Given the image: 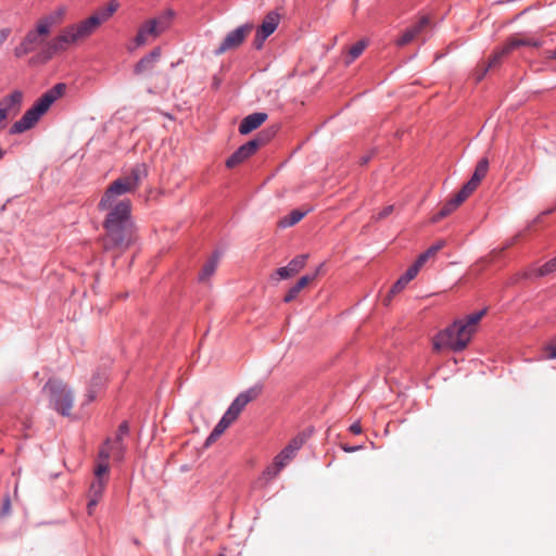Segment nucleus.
Returning <instances> with one entry per match:
<instances>
[{
    "mask_svg": "<svg viewBox=\"0 0 556 556\" xmlns=\"http://www.w3.org/2000/svg\"><path fill=\"white\" fill-rule=\"evenodd\" d=\"M147 175L144 164L136 165L128 175L114 180L100 200L99 208L110 210L104 220L105 235L102 238L105 251H124L134 242L135 230L130 220V201L118 198L134 192Z\"/></svg>",
    "mask_w": 556,
    "mask_h": 556,
    "instance_id": "obj_1",
    "label": "nucleus"
},
{
    "mask_svg": "<svg viewBox=\"0 0 556 556\" xmlns=\"http://www.w3.org/2000/svg\"><path fill=\"white\" fill-rule=\"evenodd\" d=\"M100 25L98 17L91 15L76 24L66 26L58 36L49 40L48 53L53 55L66 51L70 47L89 38Z\"/></svg>",
    "mask_w": 556,
    "mask_h": 556,
    "instance_id": "obj_2",
    "label": "nucleus"
},
{
    "mask_svg": "<svg viewBox=\"0 0 556 556\" xmlns=\"http://www.w3.org/2000/svg\"><path fill=\"white\" fill-rule=\"evenodd\" d=\"M66 91L65 84H56L47 92H45L36 102L33 104L30 109H28L24 115L15 122L11 128L10 134H22L31 127L39 121V118L50 109V106L63 97Z\"/></svg>",
    "mask_w": 556,
    "mask_h": 556,
    "instance_id": "obj_3",
    "label": "nucleus"
},
{
    "mask_svg": "<svg viewBox=\"0 0 556 556\" xmlns=\"http://www.w3.org/2000/svg\"><path fill=\"white\" fill-rule=\"evenodd\" d=\"M468 327L463 326L456 320L446 329L440 331L433 339V350L450 349L454 352L463 351L470 342L472 334L467 330Z\"/></svg>",
    "mask_w": 556,
    "mask_h": 556,
    "instance_id": "obj_4",
    "label": "nucleus"
},
{
    "mask_svg": "<svg viewBox=\"0 0 556 556\" xmlns=\"http://www.w3.org/2000/svg\"><path fill=\"white\" fill-rule=\"evenodd\" d=\"M42 392L48 396L50 406L63 416H68L73 407L74 395L67 384L59 379H49Z\"/></svg>",
    "mask_w": 556,
    "mask_h": 556,
    "instance_id": "obj_5",
    "label": "nucleus"
},
{
    "mask_svg": "<svg viewBox=\"0 0 556 556\" xmlns=\"http://www.w3.org/2000/svg\"><path fill=\"white\" fill-rule=\"evenodd\" d=\"M168 22L166 17L152 18L142 24L134 40L127 46L129 51L149 43L151 40L157 38L167 27Z\"/></svg>",
    "mask_w": 556,
    "mask_h": 556,
    "instance_id": "obj_6",
    "label": "nucleus"
},
{
    "mask_svg": "<svg viewBox=\"0 0 556 556\" xmlns=\"http://www.w3.org/2000/svg\"><path fill=\"white\" fill-rule=\"evenodd\" d=\"M50 33L47 31L42 26H40L38 23H36L35 28L30 29L24 39L21 41V43L15 48L14 54L17 58H22L35 50H37L39 47H42L45 43L48 47L47 38L49 37ZM48 58H51L47 52Z\"/></svg>",
    "mask_w": 556,
    "mask_h": 556,
    "instance_id": "obj_7",
    "label": "nucleus"
},
{
    "mask_svg": "<svg viewBox=\"0 0 556 556\" xmlns=\"http://www.w3.org/2000/svg\"><path fill=\"white\" fill-rule=\"evenodd\" d=\"M269 140V136L260 134L257 138L250 140L241 146L235 153H232L226 161L228 168H233L252 156L262 146Z\"/></svg>",
    "mask_w": 556,
    "mask_h": 556,
    "instance_id": "obj_8",
    "label": "nucleus"
},
{
    "mask_svg": "<svg viewBox=\"0 0 556 556\" xmlns=\"http://www.w3.org/2000/svg\"><path fill=\"white\" fill-rule=\"evenodd\" d=\"M252 30L253 24L251 23H247L233 29L227 34L220 46L216 49L215 53L220 55L229 50L237 49L242 45V42L251 34Z\"/></svg>",
    "mask_w": 556,
    "mask_h": 556,
    "instance_id": "obj_9",
    "label": "nucleus"
},
{
    "mask_svg": "<svg viewBox=\"0 0 556 556\" xmlns=\"http://www.w3.org/2000/svg\"><path fill=\"white\" fill-rule=\"evenodd\" d=\"M306 434L300 433L293 438L288 445L275 457V470L273 476H277L279 471L294 458L296 452L303 446L306 441Z\"/></svg>",
    "mask_w": 556,
    "mask_h": 556,
    "instance_id": "obj_10",
    "label": "nucleus"
},
{
    "mask_svg": "<svg viewBox=\"0 0 556 556\" xmlns=\"http://www.w3.org/2000/svg\"><path fill=\"white\" fill-rule=\"evenodd\" d=\"M262 392L261 386H254L244 392H241L230 404L226 410V415L233 421L238 419L244 407L252 401L256 400Z\"/></svg>",
    "mask_w": 556,
    "mask_h": 556,
    "instance_id": "obj_11",
    "label": "nucleus"
},
{
    "mask_svg": "<svg viewBox=\"0 0 556 556\" xmlns=\"http://www.w3.org/2000/svg\"><path fill=\"white\" fill-rule=\"evenodd\" d=\"M23 97L24 94L21 90H14L0 100V121L7 122L8 118H12L18 114Z\"/></svg>",
    "mask_w": 556,
    "mask_h": 556,
    "instance_id": "obj_12",
    "label": "nucleus"
},
{
    "mask_svg": "<svg viewBox=\"0 0 556 556\" xmlns=\"http://www.w3.org/2000/svg\"><path fill=\"white\" fill-rule=\"evenodd\" d=\"M430 27V20L428 16H422L420 20L407 28L404 34L396 40L399 47H403L418 39Z\"/></svg>",
    "mask_w": 556,
    "mask_h": 556,
    "instance_id": "obj_13",
    "label": "nucleus"
},
{
    "mask_svg": "<svg viewBox=\"0 0 556 556\" xmlns=\"http://www.w3.org/2000/svg\"><path fill=\"white\" fill-rule=\"evenodd\" d=\"M489 169V161L486 157L481 159L473 172L470 180L462 188L468 195H470L480 185L481 180L485 177Z\"/></svg>",
    "mask_w": 556,
    "mask_h": 556,
    "instance_id": "obj_14",
    "label": "nucleus"
},
{
    "mask_svg": "<svg viewBox=\"0 0 556 556\" xmlns=\"http://www.w3.org/2000/svg\"><path fill=\"white\" fill-rule=\"evenodd\" d=\"M469 195L460 189L454 198H452L448 202H446L443 207L432 216L431 222L438 223L442 218L448 216L452 212H454Z\"/></svg>",
    "mask_w": 556,
    "mask_h": 556,
    "instance_id": "obj_15",
    "label": "nucleus"
},
{
    "mask_svg": "<svg viewBox=\"0 0 556 556\" xmlns=\"http://www.w3.org/2000/svg\"><path fill=\"white\" fill-rule=\"evenodd\" d=\"M66 15V8L59 7L50 13L41 16L37 23L51 34L53 27L60 25Z\"/></svg>",
    "mask_w": 556,
    "mask_h": 556,
    "instance_id": "obj_16",
    "label": "nucleus"
},
{
    "mask_svg": "<svg viewBox=\"0 0 556 556\" xmlns=\"http://www.w3.org/2000/svg\"><path fill=\"white\" fill-rule=\"evenodd\" d=\"M307 254L298 255L287 266L277 269V275L281 279L290 278L301 271L306 264Z\"/></svg>",
    "mask_w": 556,
    "mask_h": 556,
    "instance_id": "obj_17",
    "label": "nucleus"
},
{
    "mask_svg": "<svg viewBox=\"0 0 556 556\" xmlns=\"http://www.w3.org/2000/svg\"><path fill=\"white\" fill-rule=\"evenodd\" d=\"M267 114L263 112H256L244 117L239 126V132L241 135H248L254 129L258 128L266 119Z\"/></svg>",
    "mask_w": 556,
    "mask_h": 556,
    "instance_id": "obj_18",
    "label": "nucleus"
},
{
    "mask_svg": "<svg viewBox=\"0 0 556 556\" xmlns=\"http://www.w3.org/2000/svg\"><path fill=\"white\" fill-rule=\"evenodd\" d=\"M323 264L317 268V270L312 275H305L299 279V281L288 291L285 295L283 301L286 303H290L296 299L299 293L312 281H314L321 269Z\"/></svg>",
    "mask_w": 556,
    "mask_h": 556,
    "instance_id": "obj_19",
    "label": "nucleus"
},
{
    "mask_svg": "<svg viewBox=\"0 0 556 556\" xmlns=\"http://www.w3.org/2000/svg\"><path fill=\"white\" fill-rule=\"evenodd\" d=\"M504 46L505 52L511 53L514 50L523 46L539 48L541 47V42L539 40L531 39L525 35L516 34L511 36Z\"/></svg>",
    "mask_w": 556,
    "mask_h": 556,
    "instance_id": "obj_20",
    "label": "nucleus"
},
{
    "mask_svg": "<svg viewBox=\"0 0 556 556\" xmlns=\"http://www.w3.org/2000/svg\"><path fill=\"white\" fill-rule=\"evenodd\" d=\"M220 255L219 253H214L203 265L200 274H199V280L203 283L207 282L210 278L215 274L218 263H219Z\"/></svg>",
    "mask_w": 556,
    "mask_h": 556,
    "instance_id": "obj_21",
    "label": "nucleus"
},
{
    "mask_svg": "<svg viewBox=\"0 0 556 556\" xmlns=\"http://www.w3.org/2000/svg\"><path fill=\"white\" fill-rule=\"evenodd\" d=\"M232 422L235 421L231 418H229L226 414H224L218 424L211 432V434L207 437L205 445L208 446L216 442Z\"/></svg>",
    "mask_w": 556,
    "mask_h": 556,
    "instance_id": "obj_22",
    "label": "nucleus"
},
{
    "mask_svg": "<svg viewBox=\"0 0 556 556\" xmlns=\"http://www.w3.org/2000/svg\"><path fill=\"white\" fill-rule=\"evenodd\" d=\"M312 211V207H305V208H296L290 212L287 216L282 217L278 225L282 228L291 227L295 224H298L308 212Z\"/></svg>",
    "mask_w": 556,
    "mask_h": 556,
    "instance_id": "obj_23",
    "label": "nucleus"
},
{
    "mask_svg": "<svg viewBox=\"0 0 556 556\" xmlns=\"http://www.w3.org/2000/svg\"><path fill=\"white\" fill-rule=\"evenodd\" d=\"M109 457L110 451L106 447H102L99 452L100 462L94 469V479H106L105 476L109 472Z\"/></svg>",
    "mask_w": 556,
    "mask_h": 556,
    "instance_id": "obj_24",
    "label": "nucleus"
},
{
    "mask_svg": "<svg viewBox=\"0 0 556 556\" xmlns=\"http://www.w3.org/2000/svg\"><path fill=\"white\" fill-rule=\"evenodd\" d=\"M106 486V479H94L89 489L88 497H91V505H98L104 489Z\"/></svg>",
    "mask_w": 556,
    "mask_h": 556,
    "instance_id": "obj_25",
    "label": "nucleus"
},
{
    "mask_svg": "<svg viewBox=\"0 0 556 556\" xmlns=\"http://www.w3.org/2000/svg\"><path fill=\"white\" fill-rule=\"evenodd\" d=\"M279 21V14L275 12H269L263 20V23L258 27V30L264 33L265 36H270L277 29Z\"/></svg>",
    "mask_w": 556,
    "mask_h": 556,
    "instance_id": "obj_26",
    "label": "nucleus"
},
{
    "mask_svg": "<svg viewBox=\"0 0 556 556\" xmlns=\"http://www.w3.org/2000/svg\"><path fill=\"white\" fill-rule=\"evenodd\" d=\"M485 314L486 308H483L479 312L466 316L464 319H459L458 321H460L463 326L468 327L467 330L473 336V333L477 331L478 324Z\"/></svg>",
    "mask_w": 556,
    "mask_h": 556,
    "instance_id": "obj_27",
    "label": "nucleus"
},
{
    "mask_svg": "<svg viewBox=\"0 0 556 556\" xmlns=\"http://www.w3.org/2000/svg\"><path fill=\"white\" fill-rule=\"evenodd\" d=\"M160 56V50L154 49L151 51L147 56L142 58L135 67L136 74H141L152 67V64L157 60Z\"/></svg>",
    "mask_w": 556,
    "mask_h": 556,
    "instance_id": "obj_28",
    "label": "nucleus"
},
{
    "mask_svg": "<svg viewBox=\"0 0 556 556\" xmlns=\"http://www.w3.org/2000/svg\"><path fill=\"white\" fill-rule=\"evenodd\" d=\"M119 8V3L117 0H111L108 7L98 10L93 15L98 17L99 22L102 24L106 22Z\"/></svg>",
    "mask_w": 556,
    "mask_h": 556,
    "instance_id": "obj_29",
    "label": "nucleus"
},
{
    "mask_svg": "<svg viewBox=\"0 0 556 556\" xmlns=\"http://www.w3.org/2000/svg\"><path fill=\"white\" fill-rule=\"evenodd\" d=\"M444 241H439L431 245L426 252L418 256L416 263L422 267L427 261L433 258L437 255V253L444 247Z\"/></svg>",
    "mask_w": 556,
    "mask_h": 556,
    "instance_id": "obj_30",
    "label": "nucleus"
},
{
    "mask_svg": "<svg viewBox=\"0 0 556 556\" xmlns=\"http://www.w3.org/2000/svg\"><path fill=\"white\" fill-rule=\"evenodd\" d=\"M367 45H368V41L365 39H362V40L357 41L356 43H354L349 50L350 59L346 61V63H351L355 59H357L363 53V51L365 50Z\"/></svg>",
    "mask_w": 556,
    "mask_h": 556,
    "instance_id": "obj_31",
    "label": "nucleus"
},
{
    "mask_svg": "<svg viewBox=\"0 0 556 556\" xmlns=\"http://www.w3.org/2000/svg\"><path fill=\"white\" fill-rule=\"evenodd\" d=\"M508 54H509V52H505V46H503L502 48L497 49L491 55L490 60L485 64L490 67V70H492V68L496 67L497 65H500L502 62V59Z\"/></svg>",
    "mask_w": 556,
    "mask_h": 556,
    "instance_id": "obj_32",
    "label": "nucleus"
},
{
    "mask_svg": "<svg viewBox=\"0 0 556 556\" xmlns=\"http://www.w3.org/2000/svg\"><path fill=\"white\" fill-rule=\"evenodd\" d=\"M556 271V256L536 269L535 275L543 277Z\"/></svg>",
    "mask_w": 556,
    "mask_h": 556,
    "instance_id": "obj_33",
    "label": "nucleus"
},
{
    "mask_svg": "<svg viewBox=\"0 0 556 556\" xmlns=\"http://www.w3.org/2000/svg\"><path fill=\"white\" fill-rule=\"evenodd\" d=\"M543 355H542V359H555L556 358V342H555V339L553 340V342L546 344L544 348H543Z\"/></svg>",
    "mask_w": 556,
    "mask_h": 556,
    "instance_id": "obj_34",
    "label": "nucleus"
},
{
    "mask_svg": "<svg viewBox=\"0 0 556 556\" xmlns=\"http://www.w3.org/2000/svg\"><path fill=\"white\" fill-rule=\"evenodd\" d=\"M489 70H490V67L485 63L478 64L473 72V77H475L476 81L477 83L481 81Z\"/></svg>",
    "mask_w": 556,
    "mask_h": 556,
    "instance_id": "obj_35",
    "label": "nucleus"
},
{
    "mask_svg": "<svg viewBox=\"0 0 556 556\" xmlns=\"http://www.w3.org/2000/svg\"><path fill=\"white\" fill-rule=\"evenodd\" d=\"M421 266L418 265L416 262L406 270V273L402 276L404 278V280H406L407 282H409L410 280H413L418 271L420 270Z\"/></svg>",
    "mask_w": 556,
    "mask_h": 556,
    "instance_id": "obj_36",
    "label": "nucleus"
},
{
    "mask_svg": "<svg viewBox=\"0 0 556 556\" xmlns=\"http://www.w3.org/2000/svg\"><path fill=\"white\" fill-rule=\"evenodd\" d=\"M407 285H408V282L406 280H404V278L401 276L397 279V281L393 285V287L391 288V290H390L391 295L401 292Z\"/></svg>",
    "mask_w": 556,
    "mask_h": 556,
    "instance_id": "obj_37",
    "label": "nucleus"
},
{
    "mask_svg": "<svg viewBox=\"0 0 556 556\" xmlns=\"http://www.w3.org/2000/svg\"><path fill=\"white\" fill-rule=\"evenodd\" d=\"M268 37H269V36H265V34H264V33H262V31H260V30L257 29L256 35H255V38H254V42H253L254 47H255L257 50L262 49V47H263V45H264L265 40H266Z\"/></svg>",
    "mask_w": 556,
    "mask_h": 556,
    "instance_id": "obj_38",
    "label": "nucleus"
},
{
    "mask_svg": "<svg viewBox=\"0 0 556 556\" xmlns=\"http://www.w3.org/2000/svg\"><path fill=\"white\" fill-rule=\"evenodd\" d=\"M110 451V454L114 451L117 452L118 457H121L122 454V441H118V439L115 440V442L110 446V441H106L104 446Z\"/></svg>",
    "mask_w": 556,
    "mask_h": 556,
    "instance_id": "obj_39",
    "label": "nucleus"
},
{
    "mask_svg": "<svg viewBox=\"0 0 556 556\" xmlns=\"http://www.w3.org/2000/svg\"><path fill=\"white\" fill-rule=\"evenodd\" d=\"M394 206L388 205L383 210H381L377 215L374 216L376 220H381L389 216L393 212Z\"/></svg>",
    "mask_w": 556,
    "mask_h": 556,
    "instance_id": "obj_40",
    "label": "nucleus"
},
{
    "mask_svg": "<svg viewBox=\"0 0 556 556\" xmlns=\"http://www.w3.org/2000/svg\"><path fill=\"white\" fill-rule=\"evenodd\" d=\"M128 430H129V428H128L127 422L121 424L118 427V433H117L116 439H118V441H122L123 435L127 434Z\"/></svg>",
    "mask_w": 556,
    "mask_h": 556,
    "instance_id": "obj_41",
    "label": "nucleus"
},
{
    "mask_svg": "<svg viewBox=\"0 0 556 556\" xmlns=\"http://www.w3.org/2000/svg\"><path fill=\"white\" fill-rule=\"evenodd\" d=\"M10 509H11V502H10V498H9V497H5V498H4V501H3V505H2V508H1V511H0V515H1V516H7V515H9Z\"/></svg>",
    "mask_w": 556,
    "mask_h": 556,
    "instance_id": "obj_42",
    "label": "nucleus"
},
{
    "mask_svg": "<svg viewBox=\"0 0 556 556\" xmlns=\"http://www.w3.org/2000/svg\"><path fill=\"white\" fill-rule=\"evenodd\" d=\"M103 378L99 377V376H94L91 380V388H98L100 387L102 383H103Z\"/></svg>",
    "mask_w": 556,
    "mask_h": 556,
    "instance_id": "obj_43",
    "label": "nucleus"
},
{
    "mask_svg": "<svg viewBox=\"0 0 556 556\" xmlns=\"http://www.w3.org/2000/svg\"><path fill=\"white\" fill-rule=\"evenodd\" d=\"M350 431L354 434H359L362 432V427L358 422H355L350 427Z\"/></svg>",
    "mask_w": 556,
    "mask_h": 556,
    "instance_id": "obj_44",
    "label": "nucleus"
},
{
    "mask_svg": "<svg viewBox=\"0 0 556 556\" xmlns=\"http://www.w3.org/2000/svg\"><path fill=\"white\" fill-rule=\"evenodd\" d=\"M275 470V463L269 466L265 471L264 475L267 476L269 479L275 478L276 476H273V472Z\"/></svg>",
    "mask_w": 556,
    "mask_h": 556,
    "instance_id": "obj_45",
    "label": "nucleus"
},
{
    "mask_svg": "<svg viewBox=\"0 0 556 556\" xmlns=\"http://www.w3.org/2000/svg\"><path fill=\"white\" fill-rule=\"evenodd\" d=\"M96 393L97 392H96L94 388L90 387V389L87 392L88 402H91L96 399Z\"/></svg>",
    "mask_w": 556,
    "mask_h": 556,
    "instance_id": "obj_46",
    "label": "nucleus"
},
{
    "mask_svg": "<svg viewBox=\"0 0 556 556\" xmlns=\"http://www.w3.org/2000/svg\"><path fill=\"white\" fill-rule=\"evenodd\" d=\"M361 448V446H343V450L345 452H349V453H352V452H355V451H358Z\"/></svg>",
    "mask_w": 556,
    "mask_h": 556,
    "instance_id": "obj_47",
    "label": "nucleus"
},
{
    "mask_svg": "<svg viewBox=\"0 0 556 556\" xmlns=\"http://www.w3.org/2000/svg\"><path fill=\"white\" fill-rule=\"evenodd\" d=\"M97 505H91V497H89V502H88V505H87V509H88V514L89 515H92L93 513V509Z\"/></svg>",
    "mask_w": 556,
    "mask_h": 556,
    "instance_id": "obj_48",
    "label": "nucleus"
},
{
    "mask_svg": "<svg viewBox=\"0 0 556 556\" xmlns=\"http://www.w3.org/2000/svg\"><path fill=\"white\" fill-rule=\"evenodd\" d=\"M546 58L552 59V60L556 59V49L553 50V51H547L546 52Z\"/></svg>",
    "mask_w": 556,
    "mask_h": 556,
    "instance_id": "obj_49",
    "label": "nucleus"
},
{
    "mask_svg": "<svg viewBox=\"0 0 556 556\" xmlns=\"http://www.w3.org/2000/svg\"><path fill=\"white\" fill-rule=\"evenodd\" d=\"M7 126V122L0 121V130L4 129Z\"/></svg>",
    "mask_w": 556,
    "mask_h": 556,
    "instance_id": "obj_50",
    "label": "nucleus"
},
{
    "mask_svg": "<svg viewBox=\"0 0 556 556\" xmlns=\"http://www.w3.org/2000/svg\"><path fill=\"white\" fill-rule=\"evenodd\" d=\"M368 161H369V156L363 157L362 159V164H366Z\"/></svg>",
    "mask_w": 556,
    "mask_h": 556,
    "instance_id": "obj_51",
    "label": "nucleus"
},
{
    "mask_svg": "<svg viewBox=\"0 0 556 556\" xmlns=\"http://www.w3.org/2000/svg\"><path fill=\"white\" fill-rule=\"evenodd\" d=\"M3 154L4 153H3L2 149L0 148V160L2 159Z\"/></svg>",
    "mask_w": 556,
    "mask_h": 556,
    "instance_id": "obj_52",
    "label": "nucleus"
},
{
    "mask_svg": "<svg viewBox=\"0 0 556 556\" xmlns=\"http://www.w3.org/2000/svg\"><path fill=\"white\" fill-rule=\"evenodd\" d=\"M218 556H226V555H224V554H220V555H218Z\"/></svg>",
    "mask_w": 556,
    "mask_h": 556,
    "instance_id": "obj_53",
    "label": "nucleus"
},
{
    "mask_svg": "<svg viewBox=\"0 0 556 556\" xmlns=\"http://www.w3.org/2000/svg\"><path fill=\"white\" fill-rule=\"evenodd\" d=\"M555 342H556V338H555Z\"/></svg>",
    "mask_w": 556,
    "mask_h": 556,
    "instance_id": "obj_54",
    "label": "nucleus"
}]
</instances>
